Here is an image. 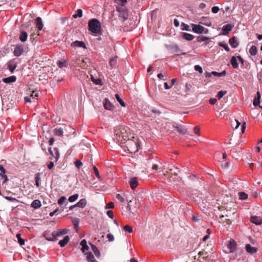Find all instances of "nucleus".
Segmentation results:
<instances>
[{
    "label": "nucleus",
    "mask_w": 262,
    "mask_h": 262,
    "mask_svg": "<svg viewBox=\"0 0 262 262\" xmlns=\"http://www.w3.org/2000/svg\"><path fill=\"white\" fill-rule=\"evenodd\" d=\"M129 129L127 127L120 126L115 130L113 139L116 142L124 144L129 139Z\"/></svg>",
    "instance_id": "1"
},
{
    "label": "nucleus",
    "mask_w": 262,
    "mask_h": 262,
    "mask_svg": "<svg viewBox=\"0 0 262 262\" xmlns=\"http://www.w3.org/2000/svg\"><path fill=\"white\" fill-rule=\"evenodd\" d=\"M89 29L94 35H100L101 33V24L96 19H93L89 22Z\"/></svg>",
    "instance_id": "2"
},
{
    "label": "nucleus",
    "mask_w": 262,
    "mask_h": 262,
    "mask_svg": "<svg viewBox=\"0 0 262 262\" xmlns=\"http://www.w3.org/2000/svg\"><path fill=\"white\" fill-rule=\"evenodd\" d=\"M140 207V204L136 199L129 200L127 208L133 216L138 213V210Z\"/></svg>",
    "instance_id": "3"
},
{
    "label": "nucleus",
    "mask_w": 262,
    "mask_h": 262,
    "mask_svg": "<svg viewBox=\"0 0 262 262\" xmlns=\"http://www.w3.org/2000/svg\"><path fill=\"white\" fill-rule=\"evenodd\" d=\"M126 147L127 148L128 151L130 153H135L139 150V144L138 143L132 139H128L126 142Z\"/></svg>",
    "instance_id": "4"
},
{
    "label": "nucleus",
    "mask_w": 262,
    "mask_h": 262,
    "mask_svg": "<svg viewBox=\"0 0 262 262\" xmlns=\"http://www.w3.org/2000/svg\"><path fill=\"white\" fill-rule=\"evenodd\" d=\"M191 25L192 27V30L196 33L201 34L204 32L205 34H207L208 32V30L207 29L205 28L200 25L191 24Z\"/></svg>",
    "instance_id": "5"
},
{
    "label": "nucleus",
    "mask_w": 262,
    "mask_h": 262,
    "mask_svg": "<svg viewBox=\"0 0 262 262\" xmlns=\"http://www.w3.org/2000/svg\"><path fill=\"white\" fill-rule=\"evenodd\" d=\"M81 63L82 60L81 59L80 57L73 54L71 62L72 66L74 67L81 68Z\"/></svg>",
    "instance_id": "6"
},
{
    "label": "nucleus",
    "mask_w": 262,
    "mask_h": 262,
    "mask_svg": "<svg viewBox=\"0 0 262 262\" xmlns=\"http://www.w3.org/2000/svg\"><path fill=\"white\" fill-rule=\"evenodd\" d=\"M49 152L52 156L50 159L51 160L55 159V161H57L59 158V153L57 148H55L52 150V148L50 147L49 148Z\"/></svg>",
    "instance_id": "7"
},
{
    "label": "nucleus",
    "mask_w": 262,
    "mask_h": 262,
    "mask_svg": "<svg viewBox=\"0 0 262 262\" xmlns=\"http://www.w3.org/2000/svg\"><path fill=\"white\" fill-rule=\"evenodd\" d=\"M24 52V47L21 45H17L14 50V55L18 57L20 56Z\"/></svg>",
    "instance_id": "8"
},
{
    "label": "nucleus",
    "mask_w": 262,
    "mask_h": 262,
    "mask_svg": "<svg viewBox=\"0 0 262 262\" xmlns=\"http://www.w3.org/2000/svg\"><path fill=\"white\" fill-rule=\"evenodd\" d=\"M227 247L230 249V252H234L236 248V243L234 239H230L227 243Z\"/></svg>",
    "instance_id": "9"
},
{
    "label": "nucleus",
    "mask_w": 262,
    "mask_h": 262,
    "mask_svg": "<svg viewBox=\"0 0 262 262\" xmlns=\"http://www.w3.org/2000/svg\"><path fill=\"white\" fill-rule=\"evenodd\" d=\"M173 127L181 134L185 135L187 133V129L183 125L173 124Z\"/></svg>",
    "instance_id": "10"
},
{
    "label": "nucleus",
    "mask_w": 262,
    "mask_h": 262,
    "mask_svg": "<svg viewBox=\"0 0 262 262\" xmlns=\"http://www.w3.org/2000/svg\"><path fill=\"white\" fill-rule=\"evenodd\" d=\"M84 255H86L87 262H98L91 252H86L84 253Z\"/></svg>",
    "instance_id": "11"
},
{
    "label": "nucleus",
    "mask_w": 262,
    "mask_h": 262,
    "mask_svg": "<svg viewBox=\"0 0 262 262\" xmlns=\"http://www.w3.org/2000/svg\"><path fill=\"white\" fill-rule=\"evenodd\" d=\"M232 28V26L231 24L224 26L222 28L223 34L224 35H227L231 31Z\"/></svg>",
    "instance_id": "12"
},
{
    "label": "nucleus",
    "mask_w": 262,
    "mask_h": 262,
    "mask_svg": "<svg viewBox=\"0 0 262 262\" xmlns=\"http://www.w3.org/2000/svg\"><path fill=\"white\" fill-rule=\"evenodd\" d=\"M5 169L4 168L2 165H0V176L2 177L3 184L5 183L8 180L6 174H5Z\"/></svg>",
    "instance_id": "13"
},
{
    "label": "nucleus",
    "mask_w": 262,
    "mask_h": 262,
    "mask_svg": "<svg viewBox=\"0 0 262 262\" xmlns=\"http://www.w3.org/2000/svg\"><path fill=\"white\" fill-rule=\"evenodd\" d=\"M44 237L49 241H52L54 237H55V235L54 234V231L50 233L48 231H45L43 233Z\"/></svg>",
    "instance_id": "14"
},
{
    "label": "nucleus",
    "mask_w": 262,
    "mask_h": 262,
    "mask_svg": "<svg viewBox=\"0 0 262 262\" xmlns=\"http://www.w3.org/2000/svg\"><path fill=\"white\" fill-rule=\"evenodd\" d=\"M71 50L73 52H76V48H81L82 47V41H75L73 42L71 45Z\"/></svg>",
    "instance_id": "15"
},
{
    "label": "nucleus",
    "mask_w": 262,
    "mask_h": 262,
    "mask_svg": "<svg viewBox=\"0 0 262 262\" xmlns=\"http://www.w3.org/2000/svg\"><path fill=\"white\" fill-rule=\"evenodd\" d=\"M251 222L257 225H260L262 224V220L261 217L257 216H251Z\"/></svg>",
    "instance_id": "16"
},
{
    "label": "nucleus",
    "mask_w": 262,
    "mask_h": 262,
    "mask_svg": "<svg viewBox=\"0 0 262 262\" xmlns=\"http://www.w3.org/2000/svg\"><path fill=\"white\" fill-rule=\"evenodd\" d=\"M71 221L74 225V228L76 232H78L79 229V219L77 217H71Z\"/></svg>",
    "instance_id": "17"
},
{
    "label": "nucleus",
    "mask_w": 262,
    "mask_h": 262,
    "mask_svg": "<svg viewBox=\"0 0 262 262\" xmlns=\"http://www.w3.org/2000/svg\"><path fill=\"white\" fill-rule=\"evenodd\" d=\"M68 231H69V230H68L67 229H61V230H58L57 231H54V234L55 235V237H57V236H60L62 235H64V234L68 233Z\"/></svg>",
    "instance_id": "18"
},
{
    "label": "nucleus",
    "mask_w": 262,
    "mask_h": 262,
    "mask_svg": "<svg viewBox=\"0 0 262 262\" xmlns=\"http://www.w3.org/2000/svg\"><path fill=\"white\" fill-rule=\"evenodd\" d=\"M245 248L246 251L251 254H253L257 252V249L252 247L250 244H247L246 245Z\"/></svg>",
    "instance_id": "19"
},
{
    "label": "nucleus",
    "mask_w": 262,
    "mask_h": 262,
    "mask_svg": "<svg viewBox=\"0 0 262 262\" xmlns=\"http://www.w3.org/2000/svg\"><path fill=\"white\" fill-rule=\"evenodd\" d=\"M120 12L119 17L121 18V20L122 21H124L125 20L127 19L128 17V13L127 11L122 10L121 11L118 10Z\"/></svg>",
    "instance_id": "20"
},
{
    "label": "nucleus",
    "mask_w": 262,
    "mask_h": 262,
    "mask_svg": "<svg viewBox=\"0 0 262 262\" xmlns=\"http://www.w3.org/2000/svg\"><path fill=\"white\" fill-rule=\"evenodd\" d=\"M90 245H91L92 250H93V252L95 254L97 258H99L101 256V253H100L99 249L94 245H93L91 243H90Z\"/></svg>",
    "instance_id": "21"
},
{
    "label": "nucleus",
    "mask_w": 262,
    "mask_h": 262,
    "mask_svg": "<svg viewBox=\"0 0 262 262\" xmlns=\"http://www.w3.org/2000/svg\"><path fill=\"white\" fill-rule=\"evenodd\" d=\"M129 184L132 189H135L138 184V182L136 178H132L129 181Z\"/></svg>",
    "instance_id": "22"
},
{
    "label": "nucleus",
    "mask_w": 262,
    "mask_h": 262,
    "mask_svg": "<svg viewBox=\"0 0 262 262\" xmlns=\"http://www.w3.org/2000/svg\"><path fill=\"white\" fill-rule=\"evenodd\" d=\"M181 35L184 39L188 41H191L194 38V36L193 35L187 33H182Z\"/></svg>",
    "instance_id": "23"
},
{
    "label": "nucleus",
    "mask_w": 262,
    "mask_h": 262,
    "mask_svg": "<svg viewBox=\"0 0 262 262\" xmlns=\"http://www.w3.org/2000/svg\"><path fill=\"white\" fill-rule=\"evenodd\" d=\"M41 205V202L39 200H35L32 202L31 204V207L33 208L34 209H36L40 208Z\"/></svg>",
    "instance_id": "24"
},
{
    "label": "nucleus",
    "mask_w": 262,
    "mask_h": 262,
    "mask_svg": "<svg viewBox=\"0 0 262 262\" xmlns=\"http://www.w3.org/2000/svg\"><path fill=\"white\" fill-rule=\"evenodd\" d=\"M229 43L233 48H235L238 46V43L237 42L235 37H233L232 38H230L229 40Z\"/></svg>",
    "instance_id": "25"
},
{
    "label": "nucleus",
    "mask_w": 262,
    "mask_h": 262,
    "mask_svg": "<svg viewBox=\"0 0 262 262\" xmlns=\"http://www.w3.org/2000/svg\"><path fill=\"white\" fill-rule=\"evenodd\" d=\"M70 237L69 236L67 235L64 237L63 239L62 240H60L58 244L60 245L61 247H63L66 246V245L69 242Z\"/></svg>",
    "instance_id": "26"
},
{
    "label": "nucleus",
    "mask_w": 262,
    "mask_h": 262,
    "mask_svg": "<svg viewBox=\"0 0 262 262\" xmlns=\"http://www.w3.org/2000/svg\"><path fill=\"white\" fill-rule=\"evenodd\" d=\"M104 107L105 109L107 110H111L113 107V104L110 102L108 99L105 98L104 102Z\"/></svg>",
    "instance_id": "27"
},
{
    "label": "nucleus",
    "mask_w": 262,
    "mask_h": 262,
    "mask_svg": "<svg viewBox=\"0 0 262 262\" xmlns=\"http://www.w3.org/2000/svg\"><path fill=\"white\" fill-rule=\"evenodd\" d=\"M16 80V77L15 76H11L3 79V81L6 83L14 82Z\"/></svg>",
    "instance_id": "28"
},
{
    "label": "nucleus",
    "mask_w": 262,
    "mask_h": 262,
    "mask_svg": "<svg viewBox=\"0 0 262 262\" xmlns=\"http://www.w3.org/2000/svg\"><path fill=\"white\" fill-rule=\"evenodd\" d=\"M35 23L36 27L38 28L39 30H41L43 28V24L42 23V20L40 17H38L36 18L35 20Z\"/></svg>",
    "instance_id": "29"
},
{
    "label": "nucleus",
    "mask_w": 262,
    "mask_h": 262,
    "mask_svg": "<svg viewBox=\"0 0 262 262\" xmlns=\"http://www.w3.org/2000/svg\"><path fill=\"white\" fill-rule=\"evenodd\" d=\"M261 96L260 93L259 92H257V97L255 98V99L253 100V104L254 106H257L259 105L260 103V99Z\"/></svg>",
    "instance_id": "30"
},
{
    "label": "nucleus",
    "mask_w": 262,
    "mask_h": 262,
    "mask_svg": "<svg viewBox=\"0 0 262 262\" xmlns=\"http://www.w3.org/2000/svg\"><path fill=\"white\" fill-rule=\"evenodd\" d=\"M57 64L59 68L67 67L68 66L67 61L63 59L58 60L57 62Z\"/></svg>",
    "instance_id": "31"
},
{
    "label": "nucleus",
    "mask_w": 262,
    "mask_h": 262,
    "mask_svg": "<svg viewBox=\"0 0 262 262\" xmlns=\"http://www.w3.org/2000/svg\"><path fill=\"white\" fill-rule=\"evenodd\" d=\"M28 38V34L25 31H21L19 35V39L21 41L24 42L27 40Z\"/></svg>",
    "instance_id": "32"
},
{
    "label": "nucleus",
    "mask_w": 262,
    "mask_h": 262,
    "mask_svg": "<svg viewBox=\"0 0 262 262\" xmlns=\"http://www.w3.org/2000/svg\"><path fill=\"white\" fill-rule=\"evenodd\" d=\"M91 164H92V162H91ZM90 168L92 170H94V173L95 174V175L97 177V178L99 180H100L101 179V177H100V176L99 174V171H98V169L96 168V167L95 166H94V165H93L92 164H91Z\"/></svg>",
    "instance_id": "33"
},
{
    "label": "nucleus",
    "mask_w": 262,
    "mask_h": 262,
    "mask_svg": "<svg viewBox=\"0 0 262 262\" xmlns=\"http://www.w3.org/2000/svg\"><path fill=\"white\" fill-rule=\"evenodd\" d=\"M231 64L232 67L234 69H236L238 68V64L235 57L233 56L231 59Z\"/></svg>",
    "instance_id": "34"
},
{
    "label": "nucleus",
    "mask_w": 262,
    "mask_h": 262,
    "mask_svg": "<svg viewBox=\"0 0 262 262\" xmlns=\"http://www.w3.org/2000/svg\"><path fill=\"white\" fill-rule=\"evenodd\" d=\"M117 57L115 56V57H114L110 59V62H109V64H110V66L112 68L114 67L116 65L117 62Z\"/></svg>",
    "instance_id": "35"
},
{
    "label": "nucleus",
    "mask_w": 262,
    "mask_h": 262,
    "mask_svg": "<svg viewBox=\"0 0 262 262\" xmlns=\"http://www.w3.org/2000/svg\"><path fill=\"white\" fill-rule=\"evenodd\" d=\"M257 52V48L255 46H252L250 50H249V53L252 56H255L256 55Z\"/></svg>",
    "instance_id": "36"
},
{
    "label": "nucleus",
    "mask_w": 262,
    "mask_h": 262,
    "mask_svg": "<svg viewBox=\"0 0 262 262\" xmlns=\"http://www.w3.org/2000/svg\"><path fill=\"white\" fill-rule=\"evenodd\" d=\"M8 69L9 71L13 73L16 68V66L15 64H13L12 62H9L7 64Z\"/></svg>",
    "instance_id": "37"
},
{
    "label": "nucleus",
    "mask_w": 262,
    "mask_h": 262,
    "mask_svg": "<svg viewBox=\"0 0 262 262\" xmlns=\"http://www.w3.org/2000/svg\"><path fill=\"white\" fill-rule=\"evenodd\" d=\"M115 97H116V99L119 102L120 105L122 106L125 107V103L123 101V100L120 97L119 95L118 94H115Z\"/></svg>",
    "instance_id": "38"
},
{
    "label": "nucleus",
    "mask_w": 262,
    "mask_h": 262,
    "mask_svg": "<svg viewBox=\"0 0 262 262\" xmlns=\"http://www.w3.org/2000/svg\"><path fill=\"white\" fill-rule=\"evenodd\" d=\"M211 74L215 76L222 77V76H225L226 72L225 71H223V72H222L221 73H218L215 71H213L211 72Z\"/></svg>",
    "instance_id": "39"
},
{
    "label": "nucleus",
    "mask_w": 262,
    "mask_h": 262,
    "mask_svg": "<svg viewBox=\"0 0 262 262\" xmlns=\"http://www.w3.org/2000/svg\"><path fill=\"white\" fill-rule=\"evenodd\" d=\"M89 177L87 174H86L85 178L83 177V180L85 181V182H84V185L86 187H91L92 183L89 181Z\"/></svg>",
    "instance_id": "40"
},
{
    "label": "nucleus",
    "mask_w": 262,
    "mask_h": 262,
    "mask_svg": "<svg viewBox=\"0 0 262 262\" xmlns=\"http://www.w3.org/2000/svg\"><path fill=\"white\" fill-rule=\"evenodd\" d=\"M54 132L56 135L58 136H62L63 133V129L60 127L55 128Z\"/></svg>",
    "instance_id": "41"
},
{
    "label": "nucleus",
    "mask_w": 262,
    "mask_h": 262,
    "mask_svg": "<svg viewBox=\"0 0 262 262\" xmlns=\"http://www.w3.org/2000/svg\"><path fill=\"white\" fill-rule=\"evenodd\" d=\"M16 237L17 238L18 243L20 245L22 246L25 244V241L23 238H21L20 234H17L16 235Z\"/></svg>",
    "instance_id": "42"
},
{
    "label": "nucleus",
    "mask_w": 262,
    "mask_h": 262,
    "mask_svg": "<svg viewBox=\"0 0 262 262\" xmlns=\"http://www.w3.org/2000/svg\"><path fill=\"white\" fill-rule=\"evenodd\" d=\"M209 39V37H208L207 36H199L197 37V38H196L197 41L199 42H201L202 41L207 40Z\"/></svg>",
    "instance_id": "43"
},
{
    "label": "nucleus",
    "mask_w": 262,
    "mask_h": 262,
    "mask_svg": "<svg viewBox=\"0 0 262 262\" xmlns=\"http://www.w3.org/2000/svg\"><path fill=\"white\" fill-rule=\"evenodd\" d=\"M78 198V194H73L71 196H70L69 198V201L70 202H73L74 201H75Z\"/></svg>",
    "instance_id": "44"
},
{
    "label": "nucleus",
    "mask_w": 262,
    "mask_h": 262,
    "mask_svg": "<svg viewBox=\"0 0 262 262\" xmlns=\"http://www.w3.org/2000/svg\"><path fill=\"white\" fill-rule=\"evenodd\" d=\"M227 91H219L217 94V97L219 99H221L225 95L227 94Z\"/></svg>",
    "instance_id": "45"
},
{
    "label": "nucleus",
    "mask_w": 262,
    "mask_h": 262,
    "mask_svg": "<svg viewBox=\"0 0 262 262\" xmlns=\"http://www.w3.org/2000/svg\"><path fill=\"white\" fill-rule=\"evenodd\" d=\"M238 196L241 200H246L248 198V194L245 192H238Z\"/></svg>",
    "instance_id": "46"
},
{
    "label": "nucleus",
    "mask_w": 262,
    "mask_h": 262,
    "mask_svg": "<svg viewBox=\"0 0 262 262\" xmlns=\"http://www.w3.org/2000/svg\"><path fill=\"white\" fill-rule=\"evenodd\" d=\"M89 249V247L87 245L86 241L85 239H83V253H85L86 250H88Z\"/></svg>",
    "instance_id": "47"
},
{
    "label": "nucleus",
    "mask_w": 262,
    "mask_h": 262,
    "mask_svg": "<svg viewBox=\"0 0 262 262\" xmlns=\"http://www.w3.org/2000/svg\"><path fill=\"white\" fill-rule=\"evenodd\" d=\"M123 229L128 233L133 232V228L130 226L125 225L123 227Z\"/></svg>",
    "instance_id": "48"
},
{
    "label": "nucleus",
    "mask_w": 262,
    "mask_h": 262,
    "mask_svg": "<svg viewBox=\"0 0 262 262\" xmlns=\"http://www.w3.org/2000/svg\"><path fill=\"white\" fill-rule=\"evenodd\" d=\"M40 178L38 174L36 175L35 176V184L37 186V187H39L40 184Z\"/></svg>",
    "instance_id": "49"
},
{
    "label": "nucleus",
    "mask_w": 262,
    "mask_h": 262,
    "mask_svg": "<svg viewBox=\"0 0 262 262\" xmlns=\"http://www.w3.org/2000/svg\"><path fill=\"white\" fill-rule=\"evenodd\" d=\"M82 16V10L81 9H78L77 11V13L74 14L73 15V17L74 18H77L78 17H81Z\"/></svg>",
    "instance_id": "50"
},
{
    "label": "nucleus",
    "mask_w": 262,
    "mask_h": 262,
    "mask_svg": "<svg viewBox=\"0 0 262 262\" xmlns=\"http://www.w3.org/2000/svg\"><path fill=\"white\" fill-rule=\"evenodd\" d=\"M192 220L195 222H199L201 220V218L198 215H194L192 217Z\"/></svg>",
    "instance_id": "51"
},
{
    "label": "nucleus",
    "mask_w": 262,
    "mask_h": 262,
    "mask_svg": "<svg viewBox=\"0 0 262 262\" xmlns=\"http://www.w3.org/2000/svg\"><path fill=\"white\" fill-rule=\"evenodd\" d=\"M199 255L202 256L203 258H206L208 256V253L204 250L199 252Z\"/></svg>",
    "instance_id": "52"
},
{
    "label": "nucleus",
    "mask_w": 262,
    "mask_h": 262,
    "mask_svg": "<svg viewBox=\"0 0 262 262\" xmlns=\"http://www.w3.org/2000/svg\"><path fill=\"white\" fill-rule=\"evenodd\" d=\"M181 26L183 27L182 28L183 30H186L188 31H190V27L188 25L183 23L181 24Z\"/></svg>",
    "instance_id": "53"
},
{
    "label": "nucleus",
    "mask_w": 262,
    "mask_h": 262,
    "mask_svg": "<svg viewBox=\"0 0 262 262\" xmlns=\"http://www.w3.org/2000/svg\"><path fill=\"white\" fill-rule=\"evenodd\" d=\"M67 200V198L64 196H62L61 198H60L58 201V203L59 205H62Z\"/></svg>",
    "instance_id": "54"
},
{
    "label": "nucleus",
    "mask_w": 262,
    "mask_h": 262,
    "mask_svg": "<svg viewBox=\"0 0 262 262\" xmlns=\"http://www.w3.org/2000/svg\"><path fill=\"white\" fill-rule=\"evenodd\" d=\"M219 45L220 47H222L224 48V49L226 51H230V49H229V47L228 46V45L227 44L224 43L223 42H220L219 43Z\"/></svg>",
    "instance_id": "55"
},
{
    "label": "nucleus",
    "mask_w": 262,
    "mask_h": 262,
    "mask_svg": "<svg viewBox=\"0 0 262 262\" xmlns=\"http://www.w3.org/2000/svg\"><path fill=\"white\" fill-rule=\"evenodd\" d=\"M77 206L79 207H82V199L80 200L79 201V202L76 204H75L73 206H71L70 207V209L72 210L73 208L77 207Z\"/></svg>",
    "instance_id": "56"
},
{
    "label": "nucleus",
    "mask_w": 262,
    "mask_h": 262,
    "mask_svg": "<svg viewBox=\"0 0 262 262\" xmlns=\"http://www.w3.org/2000/svg\"><path fill=\"white\" fill-rule=\"evenodd\" d=\"M5 199L8 201L12 202H18V201L16 199L11 197V196H6Z\"/></svg>",
    "instance_id": "57"
},
{
    "label": "nucleus",
    "mask_w": 262,
    "mask_h": 262,
    "mask_svg": "<svg viewBox=\"0 0 262 262\" xmlns=\"http://www.w3.org/2000/svg\"><path fill=\"white\" fill-rule=\"evenodd\" d=\"M92 80L94 82V83L96 84H101V80L99 79H95L92 76H91Z\"/></svg>",
    "instance_id": "58"
},
{
    "label": "nucleus",
    "mask_w": 262,
    "mask_h": 262,
    "mask_svg": "<svg viewBox=\"0 0 262 262\" xmlns=\"http://www.w3.org/2000/svg\"><path fill=\"white\" fill-rule=\"evenodd\" d=\"M194 133L197 135L200 136V128L199 126H195L194 127Z\"/></svg>",
    "instance_id": "59"
},
{
    "label": "nucleus",
    "mask_w": 262,
    "mask_h": 262,
    "mask_svg": "<svg viewBox=\"0 0 262 262\" xmlns=\"http://www.w3.org/2000/svg\"><path fill=\"white\" fill-rule=\"evenodd\" d=\"M116 198L122 203H123L125 201L124 198L120 194H117Z\"/></svg>",
    "instance_id": "60"
},
{
    "label": "nucleus",
    "mask_w": 262,
    "mask_h": 262,
    "mask_svg": "<svg viewBox=\"0 0 262 262\" xmlns=\"http://www.w3.org/2000/svg\"><path fill=\"white\" fill-rule=\"evenodd\" d=\"M194 69L195 71H198L200 73H203V69H202V67L199 65L195 66Z\"/></svg>",
    "instance_id": "61"
},
{
    "label": "nucleus",
    "mask_w": 262,
    "mask_h": 262,
    "mask_svg": "<svg viewBox=\"0 0 262 262\" xmlns=\"http://www.w3.org/2000/svg\"><path fill=\"white\" fill-rule=\"evenodd\" d=\"M114 207V204L113 202H109L105 206L106 209L113 208Z\"/></svg>",
    "instance_id": "62"
},
{
    "label": "nucleus",
    "mask_w": 262,
    "mask_h": 262,
    "mask_svg": "<svg viewBox=\"0 0 262 262\" xmlns=\"http://www.w3.org/2000/svg\"><path fill=\"white\" fill-rule=\"evenodd\" d=\"M107 237L109 242H112L114 240V237L113 235L111 233H109L107 235Z\"/></svg>",
    "instance_id": "63"
},
{
    "label": "nucleus",
    "mask_w": 262,
    "mask_h": 262,
    "mask_svg": "<svg viewBox=\"0 0 262 262\" xmlns=\"http://www.w3.org/2000/svg\"><path fill=\"white\" fill-rule=\"evenodd\" d=\"M212 13H217L219 10H220V9L217 6H214L212 8Z\"/></svg>",
    "instance_id": "64"
}]
</instances>
